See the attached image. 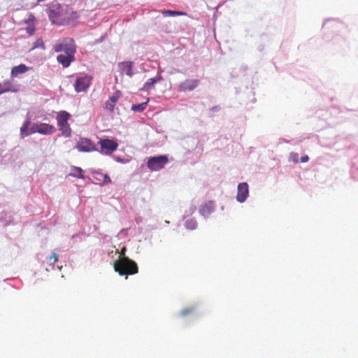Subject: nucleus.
Segmentation results:
<instances>
[{
    "instance_id": "obj_24",
    "label": "nucleus",
    "mask_w": 358,
    "mask_h": 358,
    "mask_svg": "<svg viewBox=\"0 0 358 358\" xmlns=\"http://www.w3.org/2000/svg\"><path fill=\"white\" fill-rule=\"evenodd\" d=\"M289 160L294 162L298 163L299 162V155L296 152H291L289 154Z\"/></svg>"
},
{
    "instance_id": "obj_7",
    "label": "nucleus",
    "mask_w": 358,
    "mask_h": 358,
    "mask_svg": "<svg viewBox=\"0 0 358 358\" xmlns=\"http://www.w3.org/2000/svg\"><path fill=\"white\" fill-rule=\"evenodd\" d=\"M91 82L92 78L89 76L85 75L77 77L74 83L76 92L78 93L85 92L91 85Z\"/></svg>"
},
{
    "instance_id": "obj_17",
    "label": "nucleus",
    "mask_w": 358,
    "mask_h": 358,
    "mask_svg": "<svg viewBox=\"0 0 358 358\" xmlns=\"http://www.w3.org/2000/svg\"><path fill=\"white\" fill-rule=\"evenodd\" d=\"M83 172H84L83 170L80 167L72 166L71 168V172L69 173V176L75 177V178H78L84 179L85 176H84Z\"/></svg>"
},
{
    "instance_id": "obj_29",
    "label": "nucleus",
    "mask_w": 358,
    "mask_h": 358,
    "mask_svg": "<svg viewBox=\"0 0 358 358\" xmlns=\"http://www.w3.org/2000/svg\"><path fill=\"white\" fill-rule=\"evenodd\" d=\"M103 182L105 184H108L111 182V179L107 174H105L103 176Z\"/></svg>"
},
{
    "instance_id": "obj_20",
    "label": "nucleus",
    "mask_w": 358,
    "mask_h": 358,
    "mask_svg": "<svg viewBox=\"0 0 358 358\" xmlns=\"http://www.w3.org/2000/svg\"><path fill=\"white\" fill-rule=\"evenodd\" d=\"M162 13L164 17H166V16L173 17V16L185 15H186V13H185V12L171 10H162Z\"/></svg>"
},
{
    "instance_id": "obj_9",
    "label": "nucleus",
    "mask_w": 358,
    "mask_h": 358,
    "mask_svg": "<svg viewBox=\"0 0 358 358\" xmlns=\"http://www.w3.org/2000/svg\"><path fill=\"white\" fill-rule=\"evenodd\" d=\"M199 83L200 80L198 79H187L179 84L178 91L182 92L193 91L199 86Z\"/></svg>"
},
{
    "instance_id": "obj_10",
    "label": "nucleus",
    "mask_w": 358,
    "mask_h": 358,
    "mask_svg": "<svg viewBox=\"0 0 358 358\" xmlns=\"http://www.w3.org/2000/svg\"><path fill=\"white\" fill-rule=\"evenodd\" d=\"M57 61L64 68H67L75 61V53L59 54L57 57Z\"/></svg>"
},
{
    "instance_id": "obj_16",
    "label": "nucleus",
    "mask_w": 358,
    "mask_h": 358,
    "mask_svg": "<svg viewBox=\"0 0 358 358\" xmlns=\"http://www.w3.org/2000/svg\"><path fill=\"white\" fill-rule=\"evenodd\" d=\"M29 69L25 64H21L18 66H14L11 69L10 76L12 78L17 77L19 74L26 73Z\"/></svg>"
},
{
    "instance_id": "obj_8",
    "label": "nucleus",
    "mask_w": 358,
    "mask_h": 358,
    "mask_svg": "<svg viewBox=\"0 0 358 358\" xmlns=\"http://www.w3.org/2000/svg\"><path fill=\"white\" fill-rule=\"evenodd\" d=\"M75 148L80 152H89L96 150L95 145L87 138H81L76 143Z\"/></svg>"
},
{
    "instance_id": "obj_3",
    "label": "nucleus",
    "mask_w": 358,
    "mask_h": 358,
    "mask_svg": "<svg viewBox=\"0 0 358 358\" xmlns=\"http://www.w3.org/2000/svg\"><path fill=\"white\" fill-rule=\"evenodd\" d=\"M169 159L166 155L152 157L147 162L148 168L152 171H159L168 163Z\"/></svg>"
},
{
    "instance_id": "obj_32",
    "label": "nucleus",
    "mask_w": 358,
    "mask_h": 358,
    "mask_svg": "<svg viewBox=\"0 0 358 358\" xmlns=\"http://www.w3.org/2000/svg\"><path fill=\"white\" fill-rule=\"evenodd\" d=\"M125 251H126V248H123L122 249V250H121V253H120V257H125V256H124Z\"/></svg>"
},
{
    "instance_id": "obj_23",
    "label": "nucleus",
    "mask_w": 358,
    "mask_h": 358,
    "mask_svg": "<svg viewBox=\"0 0 358 358\" xmlns=\"http://www.w3.org/2000/svg\"><path fill=\"white\" fill-rule=\"evenodd\" d=\"M41 48L42 50L45 49V45L42 40V38H37L36 41L34 43V45L31 48V50Z\"/></svg>"
},
{
    "instance_id": "obj_4",
    "label": "nucleus",
    "mask_w": 358,
    "mask_h": 358,
    "mask_svg": "<svg viewBox=\"0 0 358 358\" xmlns=\"http://www.w3.org/2000/svg\"><path fill=\"white\" fill-rule=\"evenodd\" d=\"M54 126L41 122H36L32 124L30 129L31 134L38 133L43 135H50L55 131Z\"/></svg>"
},
{
    "instance_id": "obj_14",
    "label": "nucleus",
    "mask_w": 358,
    "mask_h": 358,
    "mask_svg": "<svg viewBox=\"0 0 358 358\" xmlns=\"http://www.w3.org/2000/svg\"><path fill=\"white\" fill-rule=\"evenodd\" d=\"M122 94L120 91L117 90L106 101V109L109 110L110 112H113L115 108V106L116 105V103L117 102L118 99L120 98Z\"/></svg>"
},
{
    "instance_id": "obj_6",
    "label": "nucleus",
    "mask_w": 358,
    "mask_h": 358,
    "mask_svg": "<svg viewBox=\"0 0 358 358\" xmlns=\"http://www.w3.org/2000/svg\"><path fill=\"white\" fill-rule=\"evenodd\" d=\"M48 16L54 24L62 25L65 23V16L59 7L50 9Z\"/></svg>"
},
{
    "instance_id": "obj_2",
    "label": "nucleus",
    "mask_w": 358,
    "mask_h": 358,
    "mask_svg": "<svg viewBox=\"0 0 358 358\" xmlns=\"http://www.w3.org/2000/svg\"><path fill=\"white\" fill-rule=\"evenodd\" d=\"M53 50L56 52H64L65 53H76V45L72 38H64L54 45Z\"/></svg>"
},
{
    "instance_id": "obj_25",
    "label": "nucleus",
    "mask_w": 358,
    "mask_h": 358,
    "mask_svg": "<svg viewBox=\"0 0 358 358\" xmlns=\"http://www.w3.org/2000/svg\"><path fill=\"white\" fill-rule=\"evenodd\" d=\"M194 311V308H184L182 311H181V315L182 316H186L192 313H193Z\"/></svg>"
},
{
    "instance_id": "obj_1",
    "label": "nucleus",
    "mask_w": 358,
    "mask_h": 358,
    "mask_svg": "<svg viewBox=\"0 0 358 358\" xmlns=\"http://www.w3.org/2000/svg\"><path fill=\"white\" fill-rule=\"evenodd\" d=\"M114 269L120 275H134L138 271L137 264L127 257H120L115 261Z\"/></svg>"
},
{
    "instance_id": "obj_31",
    "label": "nucleus",
    "mask_w": 358,
    "mask_h": 358,
    "mask_svg": "<svg viewBox=\"0 0 358 358\" xmlns=\"http://www.w3.org/2000/svg\"><path fill=\"white\" fill-rule=\"evenodd\" d=\"M308 159H309V158H308V156H307V155H304L301 157V162L303 163L307 162L308 161Z\"/></svg>"
},
{
    "instance_id": "obj_30",
    "label": "nucleus",
    "mask_w": 358,
    "mask_h": 358,
    "mask_svg": "<svg viewBox=\"0 0 358 358\" xmlns=\"http://www.w3.org/2000/svg\"><path fill=\"white\" fill-rule=\"evenodd\" d=\"M34 31H35V29H34V28H33V27H28V28L27 29V34H28L29 35H30V36L33 35V34H34Z\"/></svg>"
},
{
    "instance_id": "obj_28",
    "label": "nucleus",
    "mask_w": 358,
    "mask_h": 358,
    "mask_svg": "<svg viewBox=\"0 0 358 358\" xmlns=\"http://www.w3.org/2000/svg\"><path fill=\"white\" fill-rule=\"evenodd\" d=\"M57 260V255L56 253H52V256L50 257L49 263L50 264H55Z\"/></svg>"
},
{
    "instance_id": "obj_22",
    "label": "nucleus",
    "mask_w": 358,
    "mask_h": 358,
    "mask_svg": "<svg viewBox=\"0 0 358 358\" xmlns=\"http://www.w3.org/2000/svg\"><path fill=\"white\" fill-rule=\"evenodd\" d=\"M59 129L64 136L66 137H69L71 134V129L69 124L62 125L59 127Z\"/></svg>"
},
{
    "instance_id": "obj_18",
    "label": "nucleus",
    "mask_w": 358,
    "mask_h": 358,
    "mask_svg": "<svg viewBox=\"0 0 358 358\" xmlns=\"http://www.w3.org/2000/svg\"><path fill=\"white\" fill-rule=\"evenodd\" d=\"M29 125L30 120L28 119L23 123L22 126L20 127V135L22 138H24L31 134L30 131H28V128Z\"/></svg>"
},
{
    "instance_id": "obj_15",
    "label": "nucleus",
    "mask_w": 358,
    "mask_h": 358,
    "mask_svg": "<svg viewBox=\"0 0 358 358\" xmlns=\"http://www.w3.org/2000/svg\"><path fill=\"white\" fill-rule=\"evenodd\" d=\"M71 115L64 110L60 111L57 116V124L59 127L67 124Z\"/></svg>"
},
{
    "instance_id": "obj_26",
    "label": "nucleus",
    "mask_w": 358,
    "mask_h": 358,
    "mask_svg": "<svg viewBox=\"0 0 358 358\" xmlns=\"http://www.w3.org/2000/svg\"><path fill=\"white\" fill-rule=\"evenodd\" d=\"M17 91H18V88L16 86H10V87L5 88L0 93L6 92H17Z\"/></svg>"
},
{
    "instance_id": "obj_12",
    "label": "nucleus",
    "mask_w": 358,
    "mask_h": 358,
    "mask_svg": "<svg viewBox=\"0 0 358 358\" xmlns=\"http://www.w3.org/2000/svg\"><path fill=\"white\" fill-rule=\"evenodd\" d=\"M118 70L120 75L131 77L133 75V62H122L118 64Z\"/></svg>"
},
{
    "instance_id": "obj_13",
    "label": "nucleus",
    "mask_w": 358,
    "mask_h": 358,
    "mask_svg": "<svg viewBox=\"0 0 358 358\" xmlns=\"http://www.w3.org/2000/svg\"><path fill=\"white\" fill-rule=\"evenodd\" d=\"M215 210V204L212 201H208L203 203L199 208L200 213L204 216H209Z\"/></svg>"
},
{
    "instance_id": "obj_19",
    "label": "nucleus",
    "mask_w": 358,
    "mask_h": 358,
    "mask_svg": "<svg viewBox=\"0 0 358 358\" xmlns=\"http://www.w3.org/2000/svg\"><path fill=\"white\" fill-rule=\"evenodd\" d=\"M148 101L149 99H148V100L145 102L132 105L131 110L134 112H143L145 109Z\"/></svg>"
},
{
    "instance_id": "obj_11",
    "label": "nucleus",
    "mask_w": 358,
    "mask_h": 358,
    "mask_svg": "<svg viewBox=\"0 0 358 358\" xmlns=\"http://www.w3.org/2000/svg\"><path fill=\"white\" fill-rule=\"evenodd\" d=\"M248 185L246 182H241L238 185L236 199L238 201L243 203L248 196Z\"/></svg>"
},
{
    "instance_id": "obj_21",
    "label": "nucleus",
    "mask_w": 358,
    "mask_h": 358,
    "mask_svg": "<svg viewBox=\"0 0 358 358\" xmlns=\"http://www.w3.org/2000/svg\"><path fill=\"white\" fill-rule=\"evenodd\" d=\"M185 226L189 230H194L197 227V222L195 219H189L185 221Z\"/></svg>"
},
{
    "instance_id": "obj_5",
    "label": "nucleus",
    "mask_w": 358,
    "mask_h": 358,
    "mask_svg": "<svg viewBox=\"0 0 358 358\" xmlns=\"http://www.w3.org/2000/svg\"><path fill=\"white\" fill-rule=\"evenodd\" d=\"M100 145V152L104 155H111L118 147V143L112 139H101L98 142Z\"/></svg>"
},
{
    "instance_id": "obj_27",
    "label": "nucleus",
    "mask_w": 358,
    "mask_h": 358,
    "mask_svg": "<svg viewBox=\"0 0 358 358\" xmlns=\"http://www.w3.org/2000/svg\"><path fill=\"white\" fill-rule=\"evenodd\" d=\"M155 83L156 80L155 78H150L145 82L144 87H149L150 86L154 85Z\"/></svg>"
}]
</instances>
